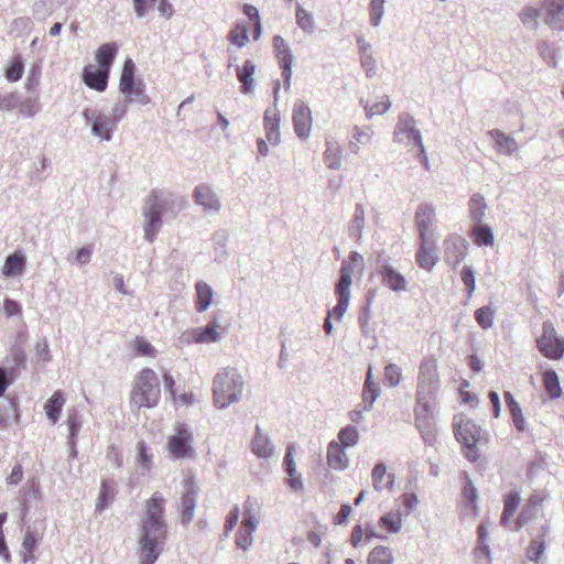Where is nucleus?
<instances>
[{"mask_svg": "<svg viewBox=\"0 0 564 564\" xmlns=\"http://www.w3.org/2000/svg\"><path fill=\"white\" fill-rule=\"evenodd\" d=\"M164 505L165 499L158 491L144 502L139 538L141 564H154L163 551L167 538Z\"/></svg>", "mask_w": 564, "mask_h": 564, "instance_id": "obj_1", "label": "nucleus"}, {"mask_svg": "<svg viewBox=\"0 0 564 564\" xmlns=\"http://www.w3.org/2000/svg\"><path fill=\"white\" fill-rule=\"evenodd\" d=\"M161 400V388L156 372L142 368L134 377L129 401L137 410L155 408Z\"/></svg>", "mask_w": 564, "mask_h": 564, "instance_id": "obj_2", "label": "nucleus"}, {"mask_svg": "<svg viewBox=\"0 0 564 564\" xmlns=\"http://www.w3.org/2000/svg\"><path fill=\"white\" fill-rule=\"evenodd\" d=\"M243 379L234 368L220 370L214 378V402L218 408H226L239 400L243 391Z\"/></svg>", "mask_w": 564, "mask_h": 564, "instance_id": "obj_3", "label": "nucleus"}, {"mask_svg": "<svg viewBox=\"0 0 564 564\" xmlns=\"http://www.w3.org/2000/svg\"><path fill=\"white\" fill-rule=\"evenodd\" d=\"M438 387L440 378L436 360L433 357H425L419 367L416 403H434Z\"/></svg>", "mask_w": 564, "mask_h": 564, "instance_id": "obj_4", "label": "nucleus"}, {"mask_svg": "<svg viewBox=\"0 0 564 564\" xmlns=\"http://www.w3.org/2000/svg\"><path fill=\"white\" fill-rule=\"evenodd\" d=\"M350 288H351V265L345 263L339 270V279L335 284V294L337 296V304L335 307L327 313V317L324 322V330L326 334H332L333 323L332 316L335 315L337 318H341L349 306L350 302Z\"/></svg>", "mask_w": 564, "mask_h": 564, "instance_id": "obj_5", "label": "nucleus"}, {"mask_svg": "<svg viewBox=\"0 0 564 564\" xmlns=\"http://www.w3.org/2000/svg\"><path fill=\"white\" fill-rule=\"evenodd\" d=\"M194 434L192 429L182 422L173 425V433L167 437L166 451L174 459H188L195 456Z\"/></svg>", "mask_w": 564, "mask_h": 564, "instance_id": "obj_6", "label": "nucleus"}, {"mask_svg": "<svg viewBox=\"0 0 564 564\" xmlns=\"http://www.w3.org/2000/svg\"><path fill=\"white\" fill-rule=\"evenodd\" d=\"M393 141L406 148L417 147L420 154L424 159L425 166H427V156L422 142V134L416 127L415 119L411 115L406 112L399 115L393 132Z\"/></svg>", "mask_w": 564, "mask_h": 564, "instance_id": "obj_7", "label": "nucleus"}, {"mask_svg": "<svg viewBox=\"0 0 564 564\" xmlns=\"http://www.w3.org/2000/svg\"><path fill=\"white\" fill-rule=\"evenodd\" d=\"M162 213L163 202L161 200L160 194L158 191H152L148 195L143 206L144 237L150 242L155 239L160 231L162 225Z\"/></svg>", "mask_w": 564, "mask_h": 564, "instance_id": "obj_8", "label": "nucleus"}, {"mask_svg": "<svg viewBox=\"0 0 564 564\" xmlns=\"http://www.w3.org/2000/svg\"><path fill=\"white\" fill-rule=\"evenodd\" d=\"M536 344L540 352L549 359L558 360L564 355V338L557 336L550 321L543 323L542 335Z\"/></svg>", "mask_w": 564, "mask_h": 564, "instance_id": "obj_9", "label": "nucleus"}, {"mask_svg": "<svg viewBox=\"0 0 564 564\" xmlns=\"http://www.w3.org/2000/svg\"><path fill=\"white\" fill-rule=\"evenodd\" d=\"M119 89L130 101L138 100L142 104L149 102V97L143 93L142 82L134 79V64L131 59H127L123 64Z\"/></svg>", "mask_w": 564, "mask_h": 564, "instance_id": "obj_10", "label": "nucleus"}, {"mask_svg": "<svg viewBox=\"0 0 564 564\" xmlns=\"http://www.w3.org/2000/svg\"><path fill=\"white\" fill-rule=\"evenodd\" d=\"M124 112V108L120 110L116 108L113 117H109L102 113H97L95 111L90 112L89 110H85L84 117L91 121V131L96 137L100 138L101 140H110L111 132L116 127V120L122 118Z\"/></svg>", "mask_w": 564, "mask_h": 564, "instance_id": "obj_11", "label": "nucleus"}, {"mask_svg": "<svg viewBox=\"0 0 564 564\" xmlns=\"http://www.w3.org/2000/svg\"><path fill=\"white\" fill-rule=\"evenodd\" d=\"M434 403L422 402L416 403L414 413L416 427L419 429L424 442L433 445L435 442V429L433 424Z\"/></svg>", "mask_w": 564, "mask_h": 564, "instance_id": "obj_12", "label": "nucleus"}, {"mask_svg": "<svg viewBox=\"0 0 564 564\" xmlns=\"http://www.w3.org/2000/svg\"><path fill=\"white\" fill-rule=\"evenodd\" d=\"M436 219V210L432 204L422 203L415 212V226L419 239H437V232L433 228Z\"/></svg>", "mask_w": 564, "mask_h": 564, "instance_id": "obj_13", "label": "nucleus"}, {"mask_svg": "<svg viewBox=\"0 0 564 564\" xmlns=\"http://www.w3.org/2000/svg\"><path fill=\"white\" fill-rule=\"evenodd\" d=\"M443 248L445 262L457 267L466 257L468 242L458 234H449L443 241Z\"/></svg>", "mask_w": 564, "mask_h": 564, "instance_id": "obj_14", "label": "nucleus"}, {"mask_svg": "<svg viewBox=\"0 0 564 564\" xmlns=\"http://www.w3.org/2000/svg\"><path fill=\"white\" fill-rule=\"evenodd\" d=\"M541 18L554 31H564V0H542Z\"/></svg>", "mask_w": 564, "mask_h": 564, "instance_id": "obj_15", "label": "nucleus"}, {"mask_svg": "<svg viewBox=\"0 0 564 564\" xmlns=\"http://www.w3.org/2000/svg\"><path fill=\"white\" fill-rule=\"evenodd\" d=\"M454 426L457 441L465 447L475 446L480 440L481 429L474 421L455 416Z\"/></svg>", "mask_w": 564, "mask_h": 564, "instance_id": "obj_16", "label": "nucleus"}, {"mask_svg": "<svg viewBox=\"0 0 564 564\" xmlns=\"http://www.w3.org/2000/svg\"><path fill=\"white\" fill-rule=\"evenodd\" d=\"M292 121L296 135L307 139L312 131V112L310 107L302 100L295 102L292 113Z\"/></svg>", "mask_w": 564, "mask_h": 564, "instance_id": "obj_17", "label": "nucleus"}, {"mask_svg": "<svg viewBox=\"0 0 564 564\" xmlns=\"http://www.w3.org/2000/svg\"><path fill=\"white\" fill-rule=\"evenodd\" d=\"M273 47L276 53V58L279 61V65L282 69V77L285 80V88L289 89L291 86V78H292V65H293L292 52L286 46L284 39L280 35H275L273 37Z\"/></svg>", "mask_w": 564, "mask_h": 564, "instance_id": "obj_18", "label": "nucleus"}, {"mask_svg": "<svg viewBox=\"0 0 564 564\" xmlns=\"http://www.w3.org/2000/svg\"><path fill=\"white\" fill-rule=\"evenodd\" d=\"M284 470L288 475L285 479L286 486L294 494H302L304 491V479L297 471L296 464L293 457V446H289L283 459Z\"/></svg>", "mask_w": 564, "mask_h": 564, "instance_id": "obj_19", "label": "nucleus"}, {"mask_svg": "<svg viewBox=\"0 0 564 564\" xmlns=\"http://www.w3.org/2000/svg\"><path fill=\"white\" fill-rule=\"evenodd\" d=\"M436 241L437 239H420L416 262L426 271H432L438 261V257L435 252Z\"/></svg>", "mask_w": 564, "mask_h": 564, "instance_id": "obj_20", "label": "nucleus"}, {"mask_svg": "<svg viewBox=\"0 0 564 564\" xmlns=\"http://www.w3.org/2000/svg\"><path fill=\"white\" fill-rule=\"evenodd\" d=\"M109 73L106 68L87 65L83 72V80L89 88L102 93L107 89Z\"/></svg>", "mask_w": 564, "mask_h": 564, "instance_id": "obj_21", "label": "nucleus"}, {"mask_svg": "<svg viewBox=\"0 0 564 564\" xmlns=\"http://www.w3.org/2000/svg\"><path fill=\"white\" fill-rule=\"evenodd\" d=\"M379 275L381 276V282L388 289L394 292L405 291L408 286V282L405 278L398 272L392 265L388 263L381 264L379 269Z\"/></svg>", "mask_w": 564, "mask_h": 564, "instance_id": "obj_22", "label": "nucleus"}, {"mask_svg": "<svg viewBox=\"0 0 564 564\" xmlns=\"http://www.w3.org/2000/svg\"><path fill=\"white\" fill-rule=\"evenodd\" d=\"M325 164L330 170H339L343 165V147L333 137L325 139V151L323 153Z\"/></svg>", "mask_w": 564, "mask_h": 564, "instance_id": "obj_23", "label": "nucleus"}, {"mask_svg": "<svg viewBox=\"0 0 564 564\" xmlns=\"http://www.w3.org/2000/svg\"><path fill=\"white\" fill-rule=\"evenodd\" d=\"M252 453L259 458H270L274 453V445L269 435L259 426H256V435L251 443Z\"/></svg>", "mask_w": 564, "mask_h": 564, "instance_id": "obj_24", "label": "nucleus"}, {"mask_svg": "<svg viewBox=\"0 0 564 564\" xmlns=\"http://www.w3.org/2000/svg\"><path fill=\"white\" fill-rule=\"evenodd\" d=\"M327 464L332 469L335 470H344L349 465V458L345 452V447L336 441L328 443Z\"/></svg>", "mask_w": 564, "mask_h": 564, "instance_id": "obj_25", "label": "nucleus"}, {"mask_svg": "<svg viewBox=\"0 0 564 564\" xmlns=\"http://www.w3.org/2000/svg\"><path fill=\"white\" fill-rule=\"evenodd\" d=\"M488 134L494 142V148L499 154L512 155L519 148L516 139L498 129L488 131Z\"/></svg>", "mask_w": 564, "mask_h": 564, "instance_id": "obj_26", "label": "nucleus"}, {"mask_svg": "<svg viewBox=\"0 0 564 564\" xmlns=\"http://www.w3.org/2000/svg\"><path fill=\"white\" fill-rule=\"evenodd\" d=\"M223 327L216 322L212 321L205 327H198L192 330L193 340L197 344L215 343L220 339Z\"/></svg>", "mask_w": 564, "mask_h": 564, "instance_id": "obj_27", "label": "nucleus"}, {"mask_svg": "<svg viewBox=\"0 0 564 564\" xmlns=\"http://www.w3.org/2000/svg\"><path fill=\"white\" fill-rule=\"evenodd\" d=\"M371 478L373 488L377 491H382L383 489L392 490L394 487L395 476L394 474L387 475V466L384 463H378L375 465Z\"/></svg>", "mask_w": 564, "mask_h": 564, "instance_id": "obj_28", "label": "nucleus"}, {"mask_svg": "<svg viewBox=\"0 0 564 564\" xmlns=\"http://www.w3.org/2000/svg\"><path fill=\"white\" fill-rule=\"evenodd\" d=\"M194 198L198 205L204 207L205 210H218L220 208L219 199L206 184L198 185L195 188Z\"/></svg>", "mask_w": 564, "mask_h": 564, "instance_id": "obj_29", "label": "nucleus"}, {"mask_svg": "<svg viewBox=\"0 0 564 564\" xmlns=\"http://www.w3.org/2000/svg\"><path fill=\"white\" fill-rule=\"evenodd\" d=\"M264 129L268 141L276 145L280 143V115L278 110L269 109L264 115Z\"/></svg>", "mask_w": 564, "mask_h": 564, "instance_id": "obj_30", "label": "nucleus"}, {"mask_svg": "<svg viewBox=\"0 0 564 564\" xmlns=\"http://www.w3.org/2000/svg\"><path fill=\"white\" fill-rule=\"evenodd\" d=\"M488 205L485 197L479 194H473L468 202L469 218L475 225L482 224L486 217Z\"/></svg>", "mask_w": 564, "mask_h": 564, "instance_id": "obj_31", "label": "nucleus"}, {"mask_svg": "<svg viewBox=\"0 0 564 564\" xmlns=\"http://www.w3.org/2000/svg\"><path fill=\"white\" fill-rule=\"evenodd\" d=\"M196 300L195 308L198 313L205 312L212 304L214 299V290L209 284L198 281L195 284Z\"/></svg>", "mask_w": 564, "mask_h": 564, "instance_id": "obj_32", "label": "nucleus"}, {"mask_svg": "<svg viewBox=\"0 0 564 564\" xmlns=\"http://www.w3.org/2000/svg\"><path fill=\"white\" fill-rule=\"evenodd\" d=\"M64 403L65 398L63 391L61 390H56L45 402V414L51 423L55 424L58 421Z\"/></svg>", "mask_w": 564, "mask_h": 564, "instance_id": "obj_33", "label": "nucleus"}, {"mask_svg": "<svg viewBox=\"0 0 564 564\" xmlns=\"http://www.w3.org/2000/svg\"><path fill=\"white\" fill-rule=\"evenodd\" d=\"M117 51L118 46L113 42L100 45L95 54V59L98 64V67L104 69L106 68L110 72Z\"/></svg>", "mask_w": 564, "mask_h": 564, "instance_id": "obj_34", "label": "nucleus"}, {"mask_svg": "<svg viewBox=\"0 0 564 564\" xmlns=\"http://www.w3.org/2000/svg\"><path fill=\"white\" fill-rule=\"evenodd\" d=\"M471 237L478 247H491L495 243L494 231L488 225H475L471 229Z\"/></svg>", "mask_w": 564, "mask_h": 564, "instance_id": "obj_35", "label": "nucleus"}, {"mask_svg": "<svg viewBox=\"0 0 564 564\" xmlns=\"http://www.w3.org/2000/svg\"><path fill=\"white\" fill-rule=\"evenodd\" d=\"M519 20L522 25L530 31L536 30L540 25L539 18H541V7L534 8L533 6H524L519 14Z\"/></svg>", "mask_w": 564, "mask_h": 564, "instance_id": "obj_36", "label": "nucleus"}, {"mask_svg": "<svg viewBox=\"0 0 564 564\" xmlns=\"http://www.w3.org/2000/svg\"><path fill=\"white\" fill-rule=\"evenodd\" d=\"M366 224V213L362 204H356L352 218L349 223V234L350 236L357 238L358 240L362 237V230Z\"/></svg>", "mask_w": 564, "mask_h": 564, "instance_id": "obj_37", "label": "nucleus"}, {"mask_svg": "<svg viewBox=\"0 0 564 564\" xmlns=\"http://www.w3.org/2000/svg\"><path fill=\"white\" fill-rule=\"evenodd\" d=\"M520 494L516 490L508 492L505 496V509L501 516V523L505 527L509 525L511 517L516 513L520 506Z\"/></svg>", "mask_w": 564, "mask_h": 564, "instance_id": "obj_38", "label": "nucleus"}, {"mask_svg": "<svg viewBox=\"0 0 564 564\" xmlns=\"http://www.w3.org/2000/svg\"><path fill=\"white\" fill-rule=\"evenodd\" d=\"M196 508V491L194 489L188 490L182 496L181 499V516L184 523H188L194 518V511Z\"/></svg>", "mask_w": 564, "mask_h": 564, "instance_id": "obj_39", "label": "nucleus"}, {"mask_svg": "<svg viewBox=\"0 0 564 564\" xmlns=\"http://www.w3.org/2000/svg\"><path fill=\"white\" fill-rule=\"evenodd\" d=\"M25 267V259L20 252L10 254L4 262L2 273L6 276L21 274Z\"/></svg>", "mask_w": 564, "mask_h": 564, "instance_id": "obj_40", "label": "nucleus"}, {"mask_svg": "<svg viewBox=\"0 0 564 564\" xmlns=\"http://www.w3.org/2000/svg\"><path fill=\"white\" fill-rule=\"evenodd\" d=\"M543 383L551 399H558L561 397L562 389L555 370L547 369L543 372Z\"/></svg>", "mask_w": 564, "mask_h": 564, "instance_id": "obj_41", "label": "nucleus"}, {"mask_svg": "<svg viewBox=\"0 0 564 564\" xmlns=\"http://www.w3.org/2000/svg\"><path fill=\"white\" fill-rule=\"evenodd\" d=\"M296 23L306 33L312 34L315 31V22L311 12L305 10L301 4L296 7Z\"/></svg>", "mask_w": 564, "mask_h": 564, "instance_id": "obj_42", "label": "nucleus"}, {"mask_svg": "<svg viewBox=\"0 0 564 564\" xmlns=\"http://www.w3.org/2000/svg\"><path fill=\"white\" fill-rule=\"evenodd\" d=\"M339 444L344 447H352L359 442V432L355 425H347L338 432Z\"/></svg>", "mask_w": 564, "mask_h": 564, "instance_id": "obj_43", "label": "nucleus"}, {"mask_svg": "<svg viewBox=\"0 0 564 564\" xmlns=\"http://www.w3.org/2000/svg\"><path fill=\"white\" fill-rule=\"evenodd\" d=\"M393 556L389 547L376 546L368 556V564H392Z\"/></svg>", "mask_w": 564, "mask_h": 564, "instance_id": "obj_44", "label": "nucleus"}, {"mask_svg": "<svg viewBox=\"0 0 564 564\" xmlns=\"http://www.w3.org/2000/svg\"><path fill=\"white\" fill-rule=\"evenodd\" d=\"M115 490L112 482L109 480H102L100 486V491L96 505V509L98 511H102L107 505L113 499Z\"/></svg>", "mask_w": 564, "mask_h": 564, "instance_id": "obj_45", "label": "nucleus"}, {"mask_svg": "<svg viewBox=\"0 0 564 564\" xmlns=\"http://www.w3.org/2000/svg\"><path fill=\"white\" fill-rule=\"evenodd\" d=\"M381 525L390 533H398L402 528V518L400 512H389L381 517Z\"/></svg>", "mask_w": 564, "mask_h": 564, "instance_id": "obj_46", "label": "nucleus"}, {"mask_svg": "<svg viewBox=\"0 0 564 564\" xmlns=\"http://www.w3.org/2000/svg\"><path fill=\"white\" fill-rule=\"evenodd\" d=\"M390 107H391V102H390L388 96H383L380 101L375 102L371 106H369L368 104H365V106H364L365 111H366V117L368 119H371L375 116L386 113L390 109Z\"/></svg>", "mask_w": 564, "mask_h": 564, "instance_id": "obj_47", "label": "nucleus"}, {"mask_svg": "<svg viewBox=\"0 0 564 564\" xmlns=\"http://www.w3.org/2000/svg\"><path fill=\"white\" fill-rule=\"evenodd\" d=\"M495 312L490 306H481L475 312V319L484 329H488L494 325Z\"/></svg>", "mask_w": 564, "mask_h": 564, "instance_id": "obj_48", "label": "nucleus"}, {"mask_svg": "<svg viewBox=\"0 0 564 564\" xmlns=\"http://www.w3.org/2000/svg\"><path fill=\"white\" fill-rule=\"evenodd\" d=\"M386 0H370L369 15L370 24L379 26L384 14Z\"/></svg>", "mask_w": 564, "mask_h": 564, "instance_id": "obj_49", "label": "nucleus"}, {"mask_svg": "<svg viewBox=\"0 0 564 564\" xmlns=\"http://www.w3.org/2000/svg\"><path fill=\"white\" fill-rule=\"evenodd\" d=\"M402 370L395 364H388L384 368V381L390 387H397L401 382Z\"/></svg>", "mask_w": 564, "mask_h": 564, "instance_id": "obj_50", "label": "nucleus"}, {"mask_svg": "<svg viewBox=\"0 0 564 564\" xmlns=\"http://www.w3.org/2000/svg\"><path fill=\"white\" fill-rule=\"evenodd\" d=\"M24 72V65L21 57H13L10 66L6 69V78L11 82H18Z\"/></svg>", "mask_w": 564, "mask_h": 564, "instance_id": "obj_51", "label": "nucleus"}, {"mask_svg": "<svg viewBox=\"0 0 564 564\" xmlns=\"http://www.w3.org/2000/svg\"><path fill=\"white\" fill-rule=\"evenodd\" d=\"M373 135H375V132L371 129V127H368V126H364V127L354 126L352 127V139L361 145H366V144L370 143Z\"/></svg>", "mask_w": 564, "mask_h": 564, "instance_id": "obj_52", "label": "nucleus"}, {"mask_svg": "<svg viewBox=\"0 0 564 564\" xmlns=\"http://www.w3.org/2000/svg\"><path fill=\"white\" fill-rule=\"evenodd\" d=\"M462 281L466 288L467 297L470 299L476 289L475 271L471 267L465 265L460 272Z\"/></svg>", "mask_w": 564, "mask_h": 564, "instance_id": "obj_53", "label": "nucleus"}, {"mask_svg": "<svg viewBox=\"0 0 564 564\" xmlns=\"http://www.w3.org/2000/svg\"><path fill=\"white\" fill-rule=\"evenodd\" d=\"M379 394V386H364L361 402H365V410H372L373 403L378 399Z\"/></svg>", "mask_w": 564, "mask_h": 564, "instance_id": "obj_54", "label": "nucleus"}, {"mask_svg": "<svg viewBox=\"0 0 564 564\" xmlns=\"http://www.w3.org/2000/svg\"><path fill=\"white\" fill-rule=\"evenodd\" d=\"M510 415L512 417V422L516 426V429L519 432H524L527 426L525 417L522 413V409L520 404H512V406L509 409Z\"/></svg>", "mask_w": 564, "mask_h": 564, "instance_id": "obj_55", "label": "nucleus"}, {"mask_svg": "<svg viewBox=\"0 0 564 564\" xmlns=\"http://www.w3.org/2000/svg\"><path fill=\"white\" fill-rule=\"evenodd\" d=\"M545 543L543 540L534 539L531 541L527 550V556L530 561L538 562L540 556L544 553Z\"/></svg>", "mask_w": 564, "mask_h": 564, "instance_id": "obj_56", "label": "nucleus"}, {"mask_svg": "<svg viewBox=\"0 0 564 564\" xmlns=\"http://www.w3.org/2000/svg\"><path fill=\"white\" fill-rule=\"evenodd\" d=\"M229 42L238 47H242L247 40V28L242 24L237 25L228 35Z\"/></svg>", "mask_w": 564, "mask_h": 564, "instance_id": "obj_57", "label": "nucleus"}, {"mask_svg": "<svg viewBox=\"0 0 564 564\" xmlns=\"http://www.w3.org/2000/svg\"><path fill=\"white\" fill-rule=\"evenodd\" d=\"M134 347L141 356L155 357V348L144 337L137 336L134 338Z\"/></svg>", "mask_w": 564, "mask_h": 564, "instance_id": "obj_58", "label": "nucleus"}, {"mask_svg": "<svg viewBox=\"0 0 564 564\" xmlns=\"http://www.w3.org/2000/svg\"><path fill=\"white\" fill-rule=\"evenodd\" d=\"M138 451V463L145 469H150L152 463V456L149 453V448L144 442H139L137 445Z\"/></svg>", "mask_w": 564, "mask_h": 564, "instance_id": "obj_59", "label": "nucleus"}, {"mask_svg": "<svg viewBox=\"0 0 564 564\" xmlns=\"http://www.w3.org/2000/svg\"><path fill=\"white\" fill-rule=\"evenodd\" d=\"M360 65L368 78H372L377 73L376 59L372 54H361Z\"/></svg>", "mask_w": 564, "mask_h": 564, "instance_id": "obj_60", "label": "nucleus"}, {"mask_svg": "<svg viewBox=\"0 0 564 564\" xmlns=\"http://www.w3.org/2000/svg\"><path fill=\"white\" fill-rule=\"evenodd\" d=\"M463 497H464L465 501L470 505V508H473V509L476 508L478 492L470 479H468L464 485Z\"/></svg>", "mask_w": 564, "mask_h": 564, "instance_id": "obj_61", "label": "nucleus"}, {"mask_svg": "<svg viewBox=\"0 0 564 564\" xmlns=\"http://www.w3.org/2000/svg\"><path fill=\"white\" fill-rule=\"evenodd\" d=\"M370 310L369 307H365L364 312L360 314L358 322L364 336L371 337L373 334V329L370 327Z\"/></svg>", "mask_w": 564, "mask_h": 564, "instance_id": "obj_62", "label": "nucleus"}, {"mask_svg": "<svg viewBox=\"0 0 564 564\" xmlns=\"http://www.w3.org/2000/svg\"><path fill=\"white\" fill-rule=\"evenodd\" d=\"M252 23L254 28L253 40H259L261 35V22L259 11L256 7L249 4V24Z\"/></svg>", "mask_w": 564, "mask_h": 564, "instance_id": "obj_63", "label": "nucleus"}, {"mask_svg": "<svg viewBox=\"0 0 564 564\" xmlns=\"http://www.w3.org/2000/svg\"><path fill=\"white\" fill-rule=\"evenodd\" d=\"M106 457L111 463V465L113 467H116V468L121 467L122 457H121V453H120L119 448L116 445L111 444L107 447Z\"/></svg>", "mask_w": 564, "mask_h": 564, "instance_id": "obj_64", "label": "nucleus"}]
</instances>
